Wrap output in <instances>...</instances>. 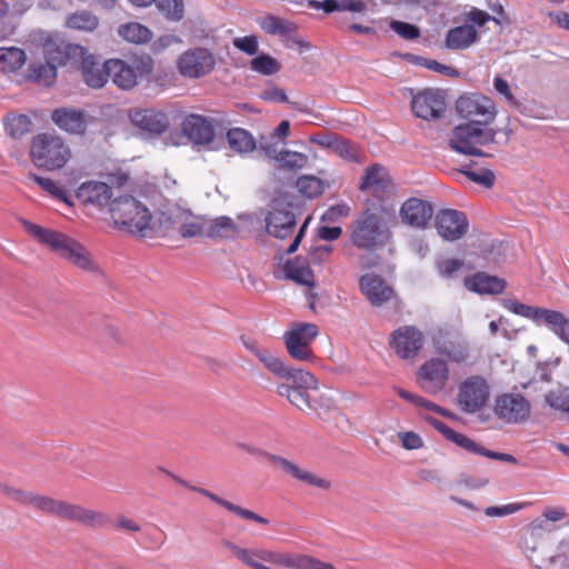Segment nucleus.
<instances>
[{
  "label": "nucleus",
  "instance_id": "1",
  "mask_svg": "<svg viewBox=\"0 0 569 569\" xmlns=\"http://www.w3.org/2000/svg\"><path fill=\"white\" fill-rule=\"evenodd\" d=\"M29 507L94 529L103 528L109 523L108 515L102 511L34 492L29 500Z\"/></svg>",
  "mask_w": 569,
  "mask_h": 569
},
{
  "label": "nucleus",
  "instance_id": "2",
  "mask_svg": "<svg viewBox=\"0 0 569 569\" xmlns=\"http://www.w3.org/2000/svg\"><path fill=\"white\" fill-rule=\"evenodd\" d=\"M29 507L94 529L103 528L109 523L108 515L102 511L34 492L29 500Z\"/></svg>",
  "mask_w": 569,
  "mask_h": 569
},
{
  "label": "nucleus",
  "instance_id": "3",
  "mask_svg": "<svg viewBox=\"0 0 569 569\" xmlns=\"http://www.w3.org/2000/svg\"><path fill=\"white\" fill-rule=\"evenodd\" d=\"M465 23L450 28L446 36L443 46L451 51H463L471 48L480 40L477 28L486 26L489 21L500 24V20L490 16L487 11L472 7L463 16Z\"/></svg>",
  "mask_w": 569,
  "mask_h": 569
},
{
  "label": "nucleus",
  "instance_id": "4",
  "mask_svg": "<svg viewBox=\"0 0 569 569\" xmlns=\"http://www.w3.org/2000/svg\"><path fill=\"white\" fill-rule=\"evenodd\" d=\"M30 156L38 168L57 170L63 168L70 160L71 150L62 138L44 132L32 138Z\"/></svg>",
  "mask_w": 569,
  "mask_h": 569
},
{
  "label": "nucleus",
  "instance_id": "5",
  "mask_svg": "<svg viewBox=\"0 0 569 569\" xmlns=\"http://www.w3.org/2000/svg\"><path fill=\"white\" fill-rule=\"evenodd\" d=\"M110 213L117 226L126 228L131 233L146 237L147 231L151 228V212L133 197L116 198L110 203Z\"/></svg>",
  "mask_w": 569,
  "mask_h": 569
},
{
  "label": "nucleus",
  "instance_id": "6",
  "mask_svg": "<svg viewBox=\"0 0 569 569\" xmlns=\"http://www.w3.org/2000/svg\"><path fill=\"white\" fill-rule=\"evenodd\" d=\"M496 136L497 131L492 128L480 126L479 122H467L453 128L449 147L461 154L487 157L480 147L493 143Z\"/></svg>",
  "mask_w": 569,
  "mask_h": 569
},
{
  "label": "nucleus",
  "instance_id": "7",
  "mask_svg": "<svg viewBox=\"0 0 569 569\" xmlns=\"http://www.w3.org/2000/svg\"><path fill=\"white\" fill-rule=\"evenodd\" d=\"M435 353L447 365L467 366L471 362V351L468 340L459 332L439 329L431 336Z\"/></svg>",
  "mask_w": 569,
  "mask_h": 569
},
{
  "label": "nucleus",
  "instance_id": "8",
  "mask_svg": "<svg viewBox=\"0 0 569 569\" xmlns=\"http://www.w3.org/2000/svg\"><path fill=\"white\" fill-rule=\"evenodd\" d=\"M319 328L310 322H297L283 335L284 345L289 356L299 361H312L313 351L310 347L318 337Z\"/></svg>",
  "mask_w": 569,
  "mask_h": 569
},
{
  "label": "nucleus",
  "instance_id": "9",
  "mask_svg": "<svg viewBox=\"0 0 569 569\" xmlns=\"http://www.w3.org/2000/svg\"><path fill=\"white\" fill-rule=\"evenodd\" d=\"M23 226L30 236L50 248L51 251L67 262L83 246L80 241L63 232L46 229L29 221H23Z\"/></svg>",
  "mask_w": 569,
  "mask_h": 569
},
{
  "label": "nucleus",
  "instance_id": "10",
  "mask_svg": "<svg viewBox=\"0 0 569 569\" xmlns=\"http://www.w3.org/2000/svg\"><path fill=\"white\" fill-rule=\"evenodd\" d=\"M387 238L388 233L380 228L378 214L371 210L362 212L356 220L351 232V241L359 249H372Z\"/></svg>",
  "mask_w": 569,
  "mask_h": 569
},
{
  "label": "nucleus",
  "instance_id": "11",
  "mask_svg": "<svg viewBox=\"0 0 569 569\" xmlns=\"http://www.w3.org/2000/svg\"><path fill=\"white\" fill-rule=\"evenodd\" d=\"M457 112L469 122H479L488 127L497 116V108L493 100L482 94H470L460 97L456 102Z\"/></svg>",
  "mask_w": 569,
  "mask_h": 569
},
{
  "label": "nucleus",
  "instance_id": "12",
  "mask_svg": "<svg viewBox=\"0 0 569 569\" xmlns=\"http://www.w3.org/2000/svg\"><path fill=\"white\" fill-rule=\"evenodd\" d=\"M489 396L487 380L481 376H470L460 383L457 400L463 412L475 413L486 406Z\"/></svg>",
  "mask_w": 569,
  "mask_h": 569
},
{
  "label": "nucleus",
  "instance_id": "13",
  "mask_svg": "<svg viewBox=\"0 0 569 569\" xmlns=\"http://www.w3.org/2000/svg\"><path fill=\"white\" fill-rule=\"evenodd\" d=\"M493 412L506 423L520 425L530 418L531 405L520 393H502L495 399Z\"/></svg>",
  "mask_w": 569,
  "mask_h": 569
},
{
  "label": "nucleus",
  "instance_id": "14",
  "mask_svg": "<svg viewBox=\"0 0 569 569\" xmlns=\"http://www.w3.org/2000/svg\"><path fill=\"white\" fill-rule=\"evenodd\" d=\"M216 64L213 54L204 48L184 51L178 59L177 67L181 76L198 79L210 73Z\"/></svg>",
  "mask_w": 569,
  "mask_h": 569
},
{
  "label": "nucleus",
  "instance_id": "15",
  "mask_svg": "<svg viewBox=\"0 0 569 569\" xmlns=\"http://www.w3.org/2000/svg\"><path fill=\"white\" fill-rule=\"evenodd\" d=\"M268 234L286 239L291 236L297 224V217L290 203L273 202L264 216Z\"/></svg>",
  "mask_w": 569,
  "mask_h": 569
},
{
  "label": "nucleus",
  "instance_id": "16",
  "mask_svg": "<svg viewBox=\"0 0 569 569\" xmlns=\"http://www.w3.org/2000/svg\"><path fill=\"white\" fill-rule=\"evenodd\" d=\"M425 343V337L415 326H402L391 335L390 346L401 359H411L418 355Z\"/></svg>",
  "mask_w": 569,
  "mask_h": 569
},
{
  "label": "nucleus",
  "instance_id": "17",
  "mask_svg": "<svg viewBox=\"0 0 569 569\" xmlns=\"http://www.w3.org/2000/svg\"><path fill=\"white\" fill-rule=\"evenodd\" d=\"M449 379V366L443 359L431 358L418 371L421 387L431 395L442 391Z\"/></svg>",
  "mask_w": 569,
  "mask_h": 569
},
{
  "label": "nucleus",
  "instance_id": "18",
  "mask_svg": "<svg viewBox=\"0 0 569 569\" xmlns=\"http://www.w3.org/2000/svg\"><path fill=\"white\" fill-rule=\"evenodd\" d=\"M41 56L57 69L66 64L71 56L83 54V48L77 44L66 43L51 34H41Z\"/></svg>",
  "mask_w": 569,
  "mask_h": 569
},
{
  "label": "nucleus",
  "instance_id": "19",
  "mask_svg": "<svg viewBox=\"0 0 569 569\" xmlns=\"http://www.w3.org/2000/svg\"><path fill=\"white\" fill-rule=\"evenodd\" d=\"M411 110L418 118L431 121L442 117L446 102L438 91L426 89L412 97Z\"/></svg>",
  "mask_w": 569,
  "mask_h": 569
},
{
  "label": "nucleus",
  "instance_id": "20",
  "mask_svg": "<svg viewBox=\"0 0 569 569\" xmlns=\"http://www.w3.org/2000/svg\"><path fill=\"white\" fill-rule=\"evenodd\" d=\"M106 68L117 87L123 90H131L137 86L138 78L142 76L144 66L138 61L129 63L120 59H110L106 61Z\"/></svg>",
  "mask_w": 569,
  "mask_h": 569
},
{
  "label": "nucleus",
  "instance_id": "21",
  "mask_svg": "<svg viewBox=\"0 0 569 569\" xmlns=\"http://www.w3.org/2000/svg\"><path fill=\"white\" fill-rule=\"evenodd\" d=\"M438 233L446 240L455 241L463 237L469 223L466 214L458 210H440L436 217Z\"/></svg>",
  "mask_w": 569,
  "mask_h": 569
},
{
  "label": "nucleus",
  "instance_id": "22",
  "mask_svg": "<svg viewBox=\"0 0 569 569\" xmlns=\"http://www.w3.org/2000/svg\"><path fill=\"white\" fill-rule=\"evenodd\" d=\"M359 288L361 293L375 307H380L395 297L392 287L376 273H366L359 280Z\"/></svg>",
  "mask_w": 569,
  "mask_h": 569
},
{
  "label": "nucleus",
  "instance_id": "23",
  "mask_svg": "<svg viewBox=\"0 0 569 569\" xmlns=\"http://www.w3.org/2000/svg\"><path fill=\"white\" fill-rule=\"evenodd\" d=\"M161 471H163L166 475H168L169 477H171L179 485H182L184 486L186 488L192 490V491H196L207 498H209L210 500L214 501L216 503L222 506L223 508H226L227 510H229L230 512H233L236 513L237 516L243 518V519H247V520H252V521H256L258 523H261V525H268L269 523V520L267 518H263L261 516H259L258 513L251 511V510H248V509H244L238 505H234L221 497H219L218 495L204 489V488H200V487H194V486H191L189 485L186 480L174 476L173 473H171L170 471L166 470V469H161Z\"/></svg>",
  "mask_w": 569,
  "mask_h": 569
},
{
  "label": "nucleus",
  "instance_id": "24",
  "mask_svg": "<svg viewBox=\"0 0 569 569\" xmlns=\"http://www.w3.org/2000/svg\"><path fill=\"white\" fill-rule=\"evenodd\" d=\"M264 458L268 459L271 466L274 468H278L286 472L287 475H290L292 478L306 482L310 486L321 488V489H329L330 488V481L318 477L317 475L305 470L300 468L295 462L272 453H264Z\"/></svg>",
  "mask_w": 569,
  "mask_h": 569
},
{
  "label": "nucleus",
  "instance_id": "25",
  "mask_svg": "<svg viewBox=\"0 0 569 569\" xmlns=\"http://www.w3.org/2000/svg\"><path fill=\"white\" fill-rule=\"evenodd\" d=\"M360 189L369 191L375 197L381 199L388 197L393 191V186L387 169L376 163L366 169Z\"/></svg>",
  "mask_w": 569,
  "mask_h": 569
},
{
  "label": "nucleus",
  "instance_id": "26",
  "mask_svg": "<svg viewBox=\"0 0 569 569\" xmlns=\"http://www.w3.org/2000/svg\"><path fill=\"white\" fill-rule=\"evenodd\" d=\"M131 122L153 136L163 133L169 128L168 116L156 109H139L130 113Z\"/></svg>",
  "mask_w": 569,
  "mask_h": 569
},
{
  "label": "nucleus",
  "instance_id": "27",
  "mask_svg": "<svg viewBox=\"0 0 569 569\" xmlns=\"http://www.w3.org/2000/svg\"><path fill=\"white\" fill-rule=\"evenodd\" d=\"M259 147L269 159L276 160L278 168L282 170L298 171L308 166L309 158L306 153L287 149L277 151L274 146L263 140L260 141Z\"/></svg>",
  "mask_w": 569,
  "mask_h": 569
},
{
  "label": "nucleus",
  "instance_id": "28",
  "mask_svg": "<svg viewBox=\"0 0 569 569\" xmlns=\"http://www.w3.org/2000/svg\"><path fill=\"white\" fill-rule=\"evenodd\" d=\"M567 511L565 507L556 506V507H546L542 510L541 518L536 519L530 523V538L525 540L523 543V550L527 555V557L535 562L536 559L533 558V553L539 549V547L536 543L535 536L538 533V531L542 530L545 528V522H559L566 519Z\"/></svg>",
  "mask_w": 569,
  "mask_h": 569
},
{
  "label": "nucleus",
  "instance_id": "29",
  "mask_svg": "<svg viewBox=\"0 0 569 569\" xmlns=\"http://www.w3.org/2000/svg\"><path fill=\"white\" fill-rule=\"evenodd\" d=\"M183 134L196 144H208L214 138L212 123L203 116L189 114L181 124Z\"/></svg>",
  "mask_w": 569,
  "mask_h": 569
},
{
  "label": "nucleus",
  "instance_id": "30",
  "mask_svg": "<svg viewBox=\"0 0 569 569\" xmlns=\"http://www.w3.org/2000/svg\"><path fill=\"white\" fill-rule=\"evenodd\" d=\"M433 214V208L428 202L410 198L403 202L400 209L402 221L415 228H425Z\"/></svg>",
  "mask_w": 569,
  "mask_h": 569
},
{
  "label": "nucleus",
  "instance_id": "31",
  "mask_svg": "<svg viewBox=\"0 0 569 569\" xmlns=\"http://www.w3.org/2000/svg\"><path fill=\"white\" fill-rule=\"evenodd\" d=\"M112 190L110 186L101 181L91 180L83 182L77 190V198L81 202L97 208L110 204Z\"/></svg>",
  "mask_w": 569,
  "mask_h": 569
},
{
  "label": "nucleus",
  "instance_id": "32",
  "mask_svg": "<svg viewBox=\"0 0 569 569\" xmlns=\"http://www.w3.org/2000/svg\"><path fill=\"white\" fill-rule=\"evenodd\" d=\"M80 70L86 84L93 89L102 88L109 78L106 62L100 64L92 56L81 54Z\"/></svg>",
  "mask_w": 569,
  "mask_h": 569
},
{
  "label": "nucleus",
  "instance_id": "33",
  "mask_svg": "<svg viewBox=\"0 0 569 569\" xmlns=\"http://www.w3.org/2000/svg\"><path fill=\"white\" fill-rule=\"evenodd\" d=\"M52 121L69 133L81 134L86 130L84 113L71 108H61L52 112Z\"/></svg>",
  "mask_w": 569,
  "mask_h": 569
},
{
  "label": "nucleus",
  "instance_id": "34",
  "mask_svg": "<svg viewBox=\"0 0 569 569\" xmlns=\"http://www.w3.org/2000/svg\"><path fill=\"white\" fill-rule=\"evenodd\" d=\"M465 286L468 290L481 295H498L505 290L506 282L496 276L477 272L472 277L465 279Z\"/></svg>",
  "mask_w": 569,
  "mask_h": 569
},
{
  "label": "nucleus",
  "instance_id": "35",
  "mask_svg": "<svg viewBox=\"0 0 569 569\" xmlns=\"http://www.w3.org/2000/svg\"><path fill=\"white\" fill-rule=\"evenodd\" d=\"M283 271L286 278L291 279L299 284L308 287L315 286V276L309 267V262L301 257L288 260L283 267Z\"/></svg>",
  "mask_w": 569,
  "mask_h": 569
},
{
  "label": "nucleus",
  "instance_id": "36",
  "mask_svg": "<svg viewBox=\"0 0 569 569\" xmlns=\"http://www.w3.org/2000/svg\"><path fill=\"white\" fill-rule=\"evenodd\" d=\"M244 347L251 351L259 361L276 377H280L286 373L287 366L284 362L270 350L258 346L253 341H244Z\"/></svg>",
  "mask_w": 569,
  "mask_h": 569
},
{
  "label": "nucleus",
  "instance_id": "37",
  "mask_svg": "<svg viewBox=\"0 0 569 569\" xmlns=\"http://www.w3.org/2000/svg\"><path fill=\"white\" fill-rule=\"evenodd\" d=\"M308 7L322 10L326 13L335 11L363 12L367 9V4L361 0H309Z\"/></svg>",
  "mask_w": 569,
  "mask_h": 569
},
{
  "label": "nucleus",
  "instance_id": "38",
  "mask_svg": "<svg viewBox=\"0 0 569 569\" xmlns=\"http://www.w3.org/2000/svg\"><path fill=\"white\" fill-rule=\"evenodd\" d=\"M502 306L510 312L521 316L523 318L530 319L536 322L538 326L545 323L547 318V313L550 309L540 308V307H531L525 303H521L513 299H503Z\"/></svg>",
  "mask_w": 569,
  "mask_h": 569
},
{
  "label": "nucleus",
  "instance_id": "39",
  "mask_svg": "<svg viewBox=\"0 0 569 569\" xmlns=\"http://www.w3.org/2000/svg\"><path fill=\"white\" fill-rule=\"evenodd\" d=\"M538 561L537 566L545 569H569V536L558 542L552 555Z\"/></svg>",
  "mask_w": 569,
  "mask_h": 569
},
{
  "label": "nucleus",
  "instance_id": "40",
  "mask_svg": "<svg viewBox=\"0 0 569 569\" xmlns=\"http://www.w3.org/2000/svg\"><path fill=\"white\" fill-rule=\"evenodd\" d=\"M258 23L267 34L281 38L298 29L295 22L273 14L261 18Z\"/></svg>",
  "mask_w": 569,
  "mask_h": 569
},
{
  "label": "nucleus",
  "instance_id": "41",
  "mask_svg": "<svg viewBox=\"0 0 569 569\" xmlns=\"http://www.w3.org/2000/svg\"><path fill=\"white\" fill-rule=\"evenodd\" d=\"M28 79L43 86H51L57 78V68L44 61H32L28 67Z\"/></svg>",
  "mask_w": 569,
  "mask_h": 569
},
{
  "label": "nucleus",
  "instance_id": "42",
  "mask_svg": "<svg viewBox=\"0 0 569 569\" xmlns=\"http://www.w3.org/2000/svg\"><path fill=\"white\" fill-rule=\"evenodd\" d=\"M280 379L286 380L295 388L303 389L307 391L316 390L318 388V381L313 375H311L309 371L289 366H287L286 373H283Z\"/></svg>",
  "mask_w": 569,
  "mask_h": 569
},
{
  "label": "nucleus",
  "instance_id": "43",
  "mask_svg": "<svg viewBox=\"0 0 569 569\" xmlns=\"http://www.w3.org/2000/svg\"><path fill=\"white\" fill-rule=\"evenodd\" d=\"M227 141L233 151L248 153L256 149V141L251 133L241 128H232L227 132Z\"/></svg>",
  "mask_w": 569,
  "mask_h": 569
},
{
  "label": "nucleus",
  "instance_id": "44",
  "mask_svg": "<svg viewBox=\"0 0 569 569\" xmlns=\"http://www.w3.org/2000/svg\"><path fill=\"white\" fill-rule=\"evenodd\" d=\"M26 52L17 47L0 48V71L13 72L20 69L26 62Z\"/></svg>",
  "mask_w": 569,
  "mask_h": 569
},
{
  "label": "nucleus",
  "instance_id": "45",
  "mask_svg": "<svg viewBox=\"0 0 569 569\" xmlns=\"http://www.w3.org/2000/svg\"><path fill=\"white\" fill-rule=\"evenodd\" d=\"M237 226L231 218L222 216L213 220L206 219V237L230 238L237 233Z\"/></svg>",
  "mask_w": 569,
  "mask_h": 569
},
{
  "label": "nucleus",
  "instance_id": "46",
  "mask_svg": "<svg viewBox=\"0 0 569 569\" xmlns=\"http://www.w3.org/2000/svg\"><path fill=\"white\" fill-rule=\"evenodd\" d=\"M543 325L562 342L569 345V319L562 312L550 309Z\"/></svg>",
  "mask_w": 569,
  "mask_h": 569
},
{
  "label": "nucleus",
  "instance_id": "47",
  "mask_svg": "<svg viewBox=\"0 0 569 569\" xmlns=\"http://www.w3.org/2000/svg\"><path fill=\"white\" fill-rule=\"evenodd\" d=\"M277 392L300 410L311 408L307 390L292 387L288 382L278 385Z\"/></svg>",
  "mask_w": 569,
  "mask_h": 569
},
{
  "label": "nucleus",
  "instance_id": "48",
  "mask_svg": "<svg viewBox=\"0 0 569 569\" xmlns=\"http://www.w3.org/2000/svg\"><path fill=\"white\" fill-rule=\"evenodd\" d=\"M4 130L13 139L23 137L31 130V119L26 114H8L4 120Z\"/></svg>",
  "mask_w": 569,
  "mask_h": 569
},
{
  "label": "nucleus",
  "instance_id": "49",
  "mask_svg": "<svg viewBox=\"0 0 569 569\" xmlns=\"http://www.w3.org/2000/svg\"><path fill=\"white\" fill-rule=\"evenodd\" d=\"M118 32L121 38L133 43H144L151 39V31L138 22L122 24Z\"/></svg>",
  "mask_w": 569,
  "mask_h": 569
},
{
  "label": "nucleus",
  "instance_id": "50",
  "mask_svg": "<svg viewBox=\"0 0 569 569\" xmlns=\"http://www.w3.org/2000/svg\"><path fill=\"white\" fill-rule=\"evenodd\" d=\"M66 24L71 29L93 31L99 24V19L91 12L81 10L69 14Z\"/></svg>",
  "mask_w": 569,
  "mask_h": 569
},
{
  "label": "nucleus",
  "instance_id": "51",
  "mask_svg": "<svg viewBox=\"0 0 569 569\" xmlns=\"http://www.w3.org/2000/svg\"><path fill=\"white\" fill-rule=\"evenodd\" d=\"M68 263L89 273L96 274L100 272L99 264L84 244L69 259Z\"/></svg>",
  "mask_w": 569,
  "mask_h": 569
},
{
  "label": "nucleus",
  "instance_id": "52",
  "mask_svg": "<svg viewBox=\"0 0 569 569\" xmlns=\"http://www.w3.org/2000/svg\"><path fill=\"white\" fill-rule=\"evenodd\" d=\"M250 69L262 76H272L279 72L280 63L267 53H260L250 61Z\"/></svg>",
  "mask_w": 569,
  "mask_h": 569
},
{
  "label": "nucleus",
  "instance_id": "53",
  "mask_svg": "<svg viewBox=\"0 0 569 569\" xmlns=\"http://www.w3.org/2000/svg\"><path fill=\"white\" fill-rule=\"evenodd\" d=\"M157 9L169 21L178 22L184 16V4L182 0H154Z\"/></svg>",
  "mask_w": 569,
  "mask_h": 569
},
{
  "label": "nucleus",
  "instance_id": "54",
  "mask_svg": "<svg viewBox=\"0 0 569 569\" xmlns=\"http://www.w3.org/2000/svg\"><path fill=\"white\" fill-rule=\"evenodd\" d=\"M296 187L301 194L308 198L318 197L323 192V182L315 176L300 177Z\"/></svg>",
  "mask_w": 569,
  "mask_h": 569
},
{
  "label": "nucleus",
  "instance_id": "55",
  "mask_svg": "<svg viewBox=\"0 0 569 569\" xmlns=\"http://www.w3.org/2000/svg\"><path fill=\"white\" fill-rule=\"evenodd\" d=\"M332 151L349 161H361L363 156L362 150L356 143L340 137H338L336 144H333Z\"/></svg>",
  "mask_w": 569,
  "mask_h": 569
},
{
  "label": "nucleus",
  "instance_id": "56",
  "mask_svg": "<svg viewBox=\"0 0 569 569\" xmlns=\"http://www.w3.org/2000/svg\"><path fill=\"white\" fill-rule=\"evenodd\" d=\"M545 401L552 409L568 415L569 389L568 388H558V389L550 390L545 395Z\"/></svg>",
  "mask_w": 569,
  "mask_h": 569
},
{
  "label": "nucleus",
  "instance_id": "57",
  "mask_svg": "<svg viewBox=\"0 0 569 569\" xmlns=\"http://www.w3.org/2000/svg\"><path fill=\"white\" fill-rule=\"evenodd\" d=\"M179 233L183 238L206 236V219L191 217L179 227Z\"/></svg>",
  "mask_w": 569,
  "mask_h": 569
},
{
  "label": "nucleus",
  "instance_id": "58",
  "mask_svg": "<svg viewBox=\"0 0 569 569\" xmlns=\"http://www.w3.org/2000/svg\"><path fill=\"white\" fill-rule=\"evenodd\" d=\"M532 506L530 501L511 502L503 506H491L485 509L487 517H505L512 513H517L526 508Z\"/></svg>",
  "mask_w": 569,
  "mask_h": 569
},
{
  "label": "nucleus",
  "instance_id": "59",
  "mask_svg": "<svg viewBox=\"0 0 569 569\" xmlns=\"http://www.w3.org/2000/svg\"><path fill=\"white\" fill-rule=\"evenodd\" d=\"M36 183H38L43 190H46L51 196L69 203V198L63 188H61L56 181L50 178L39 177L37 174H30L29 177Z\"/></svg>",
  "mask_w": 569,
  "mask_h": 569
},
{
  "label": "nucleus",
  "instance_id": "60",
  "mask_svg": "<svg viewBox=\"0 0 569 569\" xmlns=\"http://www.w3.org/2000/svg\"><path fill=\"white\" fill-rule=\"evenodd\" d=\"M460 172L468 177L475 183L481 184L486 188L492 187L495 182V174L489 169H482L480 171H473L469 166H463Z\"/></svg>",
  "mask_w": 569,
  "mask_h": 569
},
{
  "label": "nucleus",
  "instance_id": "61",
  "mask_svg": "<svg viewBox=\"0 0 569 569\" xmlns=\"http://www.w3.org/2000/svg\"><path fill=\"white\" fill-rule=\"evenodd\" d=\"M166 540V535L159 528H152L143 532L142 539L139 542L141 547L147 550H158Z\"/></svg>",
  "mask_w": 569,
  "mask_h": 569
},
{
  "label": "nucleus",
  "instance_id": "62",
  "mask_svg": "<svg viewBox=\"0 0 569 569\" xmlns=\"http://www.w3.org/2000/svg\"><path fill=\"white\" fill-rule=\"evenodd\" d=\"M389 26L402 39L415 40L420 37V29L415 24L392 20Z\"/></svg>",
  "mask_w": 569,
  "mask_h": 569
},
{
  "label": "nucleus",
  "instance_id": "63",
  "mask_svg": "<svg viewBox=\"0 0 569 569\" xmlns=\"http://www.w3.org/2000/svg\"><path fill=\"white\" fill-rule=\"evenodd\" d=\"M449 441H451L455 445H457L458 447L467 450L468 452L480 455V456L483 455L485 447L478 445L477 442H475L472 439H470L469 437H467L463 433L456 431Z\"/></svg>",
  "mask_w": 569,
  "mask_h": 569
},
{
  "label": "nucleus",
  "instance_id": "64",
  "mask_svg": "<svg viewBox=\"0 0 569 569\" xmlns=\"http://www.w3.org/2000/svg\"><path fill=\"white\" fill-rule=\"evenodd\" d=\"M233 46L240 51L253 56L259 50V43L256 36H246L233 39Z\"/></svg>",
  "mask_w": 569,
  "mask_h": 569
}]
</instances>
